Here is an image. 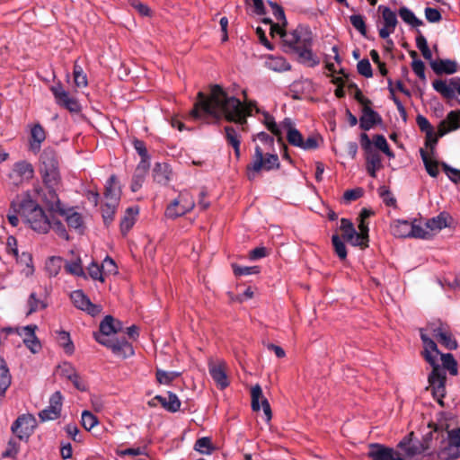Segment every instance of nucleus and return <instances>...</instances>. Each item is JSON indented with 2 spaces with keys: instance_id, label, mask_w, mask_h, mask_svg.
<instances>
[{
  "instance_id": "obj_62",
  "label": "nucleus",
  "mask_w": 460,
  "mask_h": 460,
  "mask_svg": "<svg viewBox=\"0 0 460 460\" xmlns=\"http://www.w3.org/2000/svg\"><path fill=\"white\" fill-rule=\"evenodd\" d=\"M447 176L455 183L460 182V170L453 168L446 163L441 164Z\"/></svg>"
},
{
  "instance_id": "obj_34",
  "label": "nucleus",
  "mask_w": 460,
  "mask_h": 460,
  "mask_svg": "<svg viewBox=\"0 0 460 460\" xmlns=\"http://www.w3.org/2000/svg\"><path fill=\"white\" fill-rule=\"evenodd\" d=\"M369 456L373 460H404L400 457L394 449L382 447L380 446H376L375 449L369 452Z\"/></svg>"
},
{
  "instance_id": "obj_13",
  "label": "nucleus",
  "mask_w": 460,
  "mask_h": 460,
  "mask_svg": "<svg viewBox=\"0 0 460 460\" xmlns=\"http://www.w3.org/2000/svg\"><path fill=\"white\" fill-rule=\"evenodd\" d=\"M398 447L402 450L408 460H420L427 451L425 445L413 438V433H410L400 441Z\"/></svg>"
},
{
  "instance_id": "obj_46",
  "label": "nucleus",
  "mask_w": 460,
  "mask_h": 460,
  "mask_svg": "<svg viewBox=\"0 0 460 460\" xmlns=\"http://www.w3.org/2000/svg\"><path fill=\"white\" fill-rule=\"evenodd\" d=\"M15 258L17 259L18 263L24 266L22 270V273L26 277L31 276L34 272L31 255L28 252H22L20 256L18 255Z\"/></svg>"
},
{
  "instance_id": "obj_58",
  "label": "nucleus",
  "mask_w": 460,
  "mask_h": 460,
  "mask_svg": "<svg viewBox=\"0 0 460 460\" xmlns=\"http://www.w3.org/2000/svg\"><path fill=\"white\" fill-rule=\"evenodd\" d=\"M374 144L376 148L384 152L388 157L393 158L394 156V153L390 150L388 143L384 136H376L374 139Z\"/></svg>"
},
{
  "instance_id": "obj_56",
  "label": "nucleus",
  "mask_w": 460,
  "mask_h": 460,
  "mask_svg": "<svg viewBox=\"0 0 460 460\" xmlns=\"http://www.w3.org/2000/svg\"><path fill=\"white\" fill-rule=\"evenodd\" d=\"M179 376L180 373L175 371H164L161 369L156 370V379L160 384L163 385H169Z\"/></svg>"
},
{
  "instance_id": "obj_57",
  "label": "nucleus",
  "mask_w": 460,
  "mask_h": 460,
  "mask_svg": "<svg viewBox=\"0 0 460 460\" xmlns=\"http://www.w3.org/2000/svg\"><path fill=\"white\" fill-rule=\"evenodd\" d=\"M99 423L98 419L89 411H84L82 412V425L83 427L91 431Z\"/></svg>"
},
{
  "instance_id": "obj_61",
  "label": "nucleus",
  "mask_w": 460,
  "mask_h": 460,
  "mask_svg": "<svg viewBox=\"0 0 460 460\" xmlns=\"http://www.w3.org/2000/svg\"><path fill=\"white\" fill-rule=\"evenodd\" d=\"M234 273L236 276H246V275H253L259 273V267L252 266V267H247V266H237L233 265Z\"/></svg>"
},
{
  "instance_id": "obj_6",
  "label": "nucleus",
  "mask_w": 460,
  "mask_h": 460,
  "mask_svg": "<svg viewBox=\"0 0 460 460\" xmlns=\"http://www.w3.org/2000/svg\"><path fill=\"white\" fill-rule=\"evenodd\" d=\"M279 161L277 155L263 154L261 146H256L252 162L247 166V176L249 180H253L261 171H270L279 169Z\"/></svg>"
},
{
  "instance_id": "obj_37",
  "label": "nucleus",
  "mask_w": 460,
  "mask_h": 460,
  "mask_svg": "<svg viewBox=\"0 0 460 460\" xmlns=\"http://www.w3.org/2000/svg\"><path fill=\"white\" fill-rule=\"evenodd\" d=\"M172 171L167 164H156L154 168V179L160 184H166L171 179Z\"/></svg>"
},
{
  "instance_id": "obj_47",
  "label": "nucleus",
  "mask_w": 460,
  "mask_h": 460,
  "mask_svg": "<svg viewBox=\"0 0 460 460\" xmlns=\"http://www.w3.org/2000/svg\"><path fill=\"white\" fill-rule=\"evenodd\" d=\"M440 358L443 367L447 369L453 376L457 374V363L452 354H442L438 351V358Z\"/></svg>"
},
{
  "instance_id": "obj_20",
  "label": "nucleus",
  "mask_w": 460,
  "mask_h": 460,
  "mask_svg": "<svg viewBox=\"0 0 460 460\" xmlns=\"http://www.w3.org/2000/svg\"><path fill=\"white\" fill-rule=\"evenodd\" d=\"M71 300L78 309L95 316L102 312V306L93 304L82 290H75L70 295Z\"/></svg>"
},
{
  "instance_id": "obj_7",
  "label": "nucleus",
  "mask_w": 460,
  "mask_h": 460,
  "mask_svg": "<svg viewBox=\"0 0 460 460\" xmlns=\"http://www.w3.org/2000/svg\"><path fill=\"white\" fill-rule=\"evenodd\" d=\"M40 172L46 188H59L61 179L54 153L45 150L40 156Z\"/></svg>"
},
{
  "instance_id": "obj_55",
  "label": "nucleus",
  "mask_w": 460,
  "mask_h": 460,
  "mask_svg": "<svg viewBox=\"0 0 460 460\" xmlns=\"http://www.w3.org/2000/svg\"><path fill=\"white\" fill-rule=\"evenodd\" d=\"M74 81L75 84L79 88L86 87L88 84L86 75L76 62L74 66Z\"/></svg>"
},
{
  "instance_id": "obj_48",
  "label": "nucleus",
  "mask_w": 460,
  "mask_h": 460,
  "mask_svg": "<svg viewBox=\"0 0 460 460\" xmlns=\"http://www.w3.org/2000/svg\"><path fill=\"white\" fill-rule=\"evenodd\" d=\"M63 261L60 257L53 256L49 258L46 262V270L50 277L57 276L61 268H62Z\"/></svg>"
},
{
  "instance_id": "obj_24",
  "label": "nucleus",
  "mask_w": 460,
  "mask_h": 460,
  "mask_svg": "<svg viewBox=\"0 0 460 460\" xmlns=\"http://www.w3.org/2000/svg\"><path fill=\"white\" fill-rule=\"evenodd\" d=\"M226 369L227 365L224 360L211 361L208 364L209 374L220 389H225L229 385Z\"/></svg>"
},
{
  "instance_id": "obj_30",
  "label": "nucleus",
  "mask_w": 460,
  "mask_h": 460,
  "mask_svg": "<svg viewBox=\"0 0 460 460\" xmlns=\"http://www.w3.org/2000/svg\"><path fill=\"white\" fill-rule=\"evenodd\" d=\"M312 44H304L294 50L301 63L308 66H314L319 64V58L312 51Z\"/></svg>"
},
{
  "instance_id": "obj_64",
  "label": "nucleus",
  "mask_w": 460,
  "mask_h": 460,
  "mask_svg": "<svg viewBox=\"0 0 460 460\" xmlns=\"http://www.w3.org/2000/svg\"><path fill=\"white\" fill-rule=\"evenodd\" d=\"M211 448V441L208 438H201L196 441L195 449L202 454H208Z\"/></svg>"
},
{
  "instance_id": "obj_10",
  "label": "nucleus",
  "mask_w": 460,
  "mask_h": 460,
  "mask_svg": "<svg viewBox=\"0 0 460 460\" xmlns=\"http://www.w3.org/2000/svg\"><path fill=\"white\" fill-rule=\"evenodd\" d=\"M38 326L30 324L22 327H5L2 329V332L5 336L16 334L22 339L24 345L33 354L38 353L41 349V343L36 336Z\"/></svg>"
},
{
  "instance_id": "obj_21",
  "label": "nucleus",
  "mask_w": 460,
  "mask_h": 460,
  "mask_svg": "<svg viewBox=\"0 0 460 460\" xmlns=\"http://www.w3.org/2000/svg\"><path fill=\"white\" fill-rule=\"evenodd\" d=\"M36 427V420L31 415H22L12 425V431L21 439L28 438Z\"/></svg>"
},
{
  "instance_id": "obj_15",
  "label": "nucleus",
  "mask_w": 460,
  "mask_h": 460,
  "mask_svg": "<svg viewBox=\"0 0 460 460\" xmlns=\"http://www.w3.org/2000/svg\"><path fill=\"white\" fill-rule=\"evenodd\" d=\"M33 176V166L27 161H19L13 164L8 174L11 182L16 186L29 181Z\"/></svg>"
},
{
  "instance_id": "obj_19",
  "label": "nucleus",
  "mask_w": 460,
  "mask_h": 460,
  "mask_svg": "<svg viewBox=\"0 0 460 460\" xmlns=\"http://www.w3.org/2000/svg\"><path fill=\"white\" fill-rule=\"evenodd\" d=\"M340 229L342 232V238L353 246H359L361 249L366 248L364 243V235L358 234L352 222L347 218H341Z\"/></svg>"
},
{
  "instance_id": "obj_3",
  "label": "nucleus",
  "mask_w": 460,
  "mask_h": 460,
  "mask_svg": "<svg viewBox=\"0 0 460 460\" xmlns=\"http://www.w3.org/2000/svg\"><path fill=\"white\" fill-rule=\"evenodd\" d=\"M420 338L423 342V355L425 359L432 366L433 370L429 376V382L434 398L439 404H443L442 398L445 395V373L438 365V349L433 340L421 330Z\"/></svg>"
},
{
  "instance_id": "obj_40",
  "label": "nucleus",
  "mask_w": 460,
  "mask_h": 460,
  "mask_svg": "<svg viewBox=\"0 0 460 460\" xmlns=\"http://www.w3.org/2000/svg\"><path fill=\"white\" fill-rule=\"evenodd\" d=\"M398 13L405 23L412 27H419L423 24L422 21L417 18L414 13L406 6L401 7Z\"/></svg>"
},
{
  "instance_id": "obj_51",
  "label": "nucleus",
  "mask_w": 460,
  "mask_h": 460,
  "mask_svg": "<svg viewBox=\"0 0 460 460\" xmlns=\"http://www.w3.org/2000/svg\"><path fill=\"white\" fill-rule=\"evenodd\" d=\"M268 66L271 70L277 72L288 71L291 67L289 63H288L285 58L280 57L270 58L268 63Z\"/></svg>"
},
{
  "instance_id": "obj_2",
  "label": "nucleus",
  "mask_w": 460,
  "mask_h": 460,
  "mask_svg": "<svg viewBox=\"0 0 460 460\" xmlns=\"http://www.w3.org/2000/svg\"><path fill=\"white\" fill-rule=\"evenodd\" d=\"M12 209L19 212L25 223L34 231L45 234L50 228L49 220L43 208L34 200L30 192L18 195L12 201Z\"/></svg>"
},
{
  "instance_id": "obj_38",
  "label": "nucleus",
  "mask_w": 460,
  "mask_h": 460,
  "mask_svg": "<svg viewBox=\"0 0 460 460\" xmlns=\"http://www.w3.org/2000/svg\"><path fill=\"white\" fill-rule=\"evenodd\" d=\"M11 375L6 362L0 357V397H3L5 391L11 385Z\"/></svg>"
},
{
  "instance_id": "obj_23",
  "label": "nucleus",
  "mask_w": 460,
  "mask_h": 460,
  "mask_svg": "<svg viewBox=\"0 0 460 460\" xmlns=\"http://www.w3.org/2000/svg\"><path fill=\"white\" fill-rule=\"evenodd\" d=\"M428 330L432 333L433 337L436 338L438 341L446 349H456L457 343L447 326L441 323L438 326H436V324H431L429 326Z\"/></svg>"
},
{
  "instance_id": "obj_52",
  "label": "nucleus",
  "mask_w": 460,
  "mask_h": 460,
  "mask_svg": "<svg viewBox=\"0 0 460 460\" xmlns=\"http://www.w3.org/2000/svg\"><path fill=\"white\" fill-rule=\"evenodd\" d=\"M377 118L378 115L376 112L373 111L370 109H365L363 115L360 119L361 126L364 128L368 129L375 125Z\"/></svg>"
},
{
  "instance_id": "obj_25",
  "label": "nucleus",
  "mask_w": 460,
  "mask_h": 460,
  "mask_svg": "<svg viewBox=\"0 0 460 460\" xmlns=\"http://www.w3.org/2000/svg\"><path fill=\"white\" fill-rule=\"evenodd\" d=\"M63 397L60 392L54 393L49 399V405L39 413L42 421L53 420L59 417Z\"/></svg>"
},
{
  "instance_id": "obj_26",
  "label": "nucleus",
  "mask_w": 460,
  "mask_h": 460,
  "mask_svg": "<svg viewBox=\"0 0 460 460\" xmlns=\"http://www.w3.org/2000/svg\"><path fill=\"white\" fill-rule=\"evenodd\" d=\"M251 396L252 410L258 411L261 407L265 414L266 420L270 421L272 417L270 406L268 400L263 396L261 387L259 385H255L252 387Z\"/></svg>"
},
{
  "instance_id": "obj_41",
  "label": "nucleus",
  "mask_w": 460,
  "mask_h": 460,
  "mask_svg": "<svg viewBox=\"0 0 460 460\" xmlns=\"http://www.w3.org/2000/svg\"><path fill=\"white\" fill-rule=\"evenodd\" d=\"M381 168V157L376 152H368L367 156V169L372 177L376 176V172Z\"/></svg>"
},
{
  "instance_id": "obj_8",
  "label": "nucleus",
  "mask_w": 460,
  "mask_h": 460,
  "mask_svg": "<svg viewBox=\"0 0 460 460\" xmlns=\"http://www.w3.org/2000/svg\"><path fill=\"white\" fill-rule=\"evenodd\" d=\"M281 127L286 130L288 143L294 146L299 147L305 151L315 150L322 140L318 136H309L305 140L303 135L296 129L290 119H285Z\"/></svg>"
},
{
  "instance_id": "obj_11",
  "label": "nucleus",
  "mask_w": 460,
  "mask_h": 460,
  "mask_svg": "<svg viewBox=\"0 0 460 460\" xmlns=\"http://www.w3.org/2000/svg\"><path fill=\"white\" fill-rule=\"evenodd\" d=\"M391 232L398 238H420L427 236V233L421 230V224L417 219L394 220L391 225Z\"/></svg>"
},
{
  "instance_id": "obj_39",
  "label": "nucleus",
  "mask_w": 460,
  "mask_h": 460,
  "mask_svg": "<svg viewBox=\"0 0 460 460\" xmlns=\"http://www.w3.org/2000/svg\"><path fill=\"white\" fill-rule=\"evenodd\" d=\"M138 208L137 207L128 208L120 222L121 231L126 234L128 232L136 222Z\"/></svg>"
},
{
  "instance_id": "obj_5",
  "label": "nucleus",
  "mask_w": 460,
  "mask_h": 460,
  "mask_svg": "<svg viewBox=\"0 0 460 460\" xmlns=\"http://www.w3.org/2000/svg\"><path fill=\"white\" fill-rule=\"evenodd\" d=\"M270 35L279 36L291 49L296 50L304 44H312V32L305 27H298L294 31H286L279 24H271Z\"/></svg>"
},
{
  "instance_id": "obj_12",
  "label": "nucleus",
  "mask_w": 460,
  "mask_h": 460,
  "mask_svg": "<svg viewBox=\"0 0 460 460\" xmlns=\"http://www.w3.org/2000/svg\"><path fill=\"white\" fill-rule=\"evenodd\" d=\"M195 206L192 195L187 191L180 192L179 196L172 200L165 210V216L169 218H176L191 211Z\"/></svg>"
},
{
  "instance_id": "obj_9",
  "label": "nucleus",
  "mask_w": 460,
  "mask_h": 460,
  "mask_svg": "<svg viewBox=\"0 0 460 460\" xmlns=\"http://www.w3.org/2000/svg\"><path fill=\"white\" fill-rule=\"evenodd\" d=\"M121 189L115 175H111L106 182L104 199L105 204L102 208V217L105 222L111 221L120 199Z\"/></svg>"
},
{
  "instance_id": "obj_50",
  "label": "nucleus",
  "mask_w": 460,
  "mask_h": 460,
  "mask_svg": "<svg viewBox=\"0 0 460 460\" xmlns=\"http://www.w3.org/2000/svg\"><path fill=\"white\" fill-rule=\"evenodd\" d=\"M262 122L266 126V128L275 136H281V125L279 126L272 116H270L268 112L263 111L262 113Z\"/></svg>"
},
{
  "instance_id": "obj_27",
  "label": "nucleus",
  "mask_w": 460,
  "mask_h": 460,
  "mask_svg": "<svg viewBox=\"0 0 460 460\" xmlns=\"http://www.w3.org/2000/svg\"><path fill=\"white\" fill-rule=\"evenodd\" d=\"M439 136L455 131L460 128V111H451L447 117L440 121L438 127Z\"/></svg>"
},
{
  "instance_id": "obj_18",
  "label": "nucleus",
  "mask_w": 460,
  "mask_h": 460,
  "mask_svg": "<svg viewBox=\"0 0 460 460\" xmlns=\"http://www.w3.org/2000/svg\"><path fill=\"white\" fill-rule=\"evenodd\" d=\"M432 86L442 96L447 99L456 97V93L460 95V77H452L449 80H435Z\"/></svg>"
},
{
  "instance_id": "obj_45",
  "label": "nucleus",
  "mask_w": 460,
  "mask_h": 460,
  "mask_svg": "<svg viewBox=\"0 0 460 460\" xmlns=\"http://www.w3.org/2000/svg\"><path fill=\"white\" fill-rule=\"evenodd\" d=\"M147 168H148V164H144V165L139 164L137 166L136 172L132 179V183H131L132 191L135 192L141 188V186L145 181V175H146Z\"/></svg>"
},
{
  "instance_id": "obj_36",
  "label": "nucleus",
  "mask_w": 460,
  "mask_h": 460,
  "mask_svg": "<svg viewBox=\"0 0 460 460\" xmlns=\"http://www.w3.org/2000/svg\"><path fill=\"white\" fill-rule=\"evenodd\" d=\"M58 188H47V192L44 193L43 200L49 206L50 210L58 212L60 208H63L57 190Z\"/></svg>"
},
{
  "instance_id": "obj_35",
  "label": "nucleus",
  "mask_w": 460,
  "mask_h": 460,
  "mask_svg": "<svg viewBox=\"0 0 460 460\" xmlns=\"http://www.w3.org/2000/svg\"><path fill=\"white\" fill-rule=\"evenodd\" d=\"M420 156L423 161L425 169L429 176L436 178L439 174L438 162L433 157V154H429L424 150H420Z\"/></svg>"
},
{
  "instance_id": "obj_29",
  "label": "nucleus",
  "mask_w": 460,
  "mask_h": 460,
  "mask_svg": "<svg viewBox=\"0 0 460 460\" xmlns=\"http://www.w3.org/2000/svg\"><path fill=\"white\" fill-rule=\"evenodd\" d=\"M430 66L438 75L454 74L458 71V65L451 59H438L430 62Z\"/></svg>"
},
{
  "instance_id": "obj_32",
  "label": "nucleus",
  "mask_w": 460,
  "mask_h": 460,
  "mask_svg": "<svg viewBox=\"0 0 460 460\" xmlns=\"http://www.w3.org/2000/svg\"><path fill=\"white\" fill-rule=\"evenodd\" d=\"M46 139L44 128L40 124H35L31 128L30 149L33 153H38L41 144Z\"/></svg>"
},
{
  "instance_id": "obj_42",
  "label": "nucleus",
  "mask_w": 460,
  "mask_h": 460,
  "mask_svg": "<svg viewBox=\"0 0 460 460\" xmlns=\"http://www.w3.org/2000/svg\"><path fill=\"white\" fill-rule=\"evenodd\" d=\"M65 269L68 273L74 276L86 279L80 257H75V259L66 261L65 264Z\"/></svg>"
},
{
  "instance_id": "obj_63",
  "label": "nucleus",
  "mask_w": 460,
  "mask_h": 460,
  "mask_svg": "<svg viewBox=\"0 0 460 460\" xmlns=\"http://www.w3.org/2000/svg\"><path fill=\"white\" fill-rule=\"evenodd\" d=\"M358 71L365 77H371L373 75L372 67L368 59L360 60L358 65Z\"/></svg>"
},
{
  "instance_id": "obj_31",
  "label": "nucleus",
  "mask_w": 460,
  "mask_h": 460,
  "mask_svg": "<svg viewBox=\"0 0 460 460\" xmlns=\"http://www.w3.org/2000/svg\"><path fill=\"white\" fill-rule=\"evenodd\" d=\"M121 329L119 323H115L112 316L107 315L100 323V334H95L94 337H109L117 333Z\"/></svg>"
},
{
  "instance_id": "obj_4",
  "label": "nucleus",
  "mask_w": 460,
  "mask_h": 460,
  "mask_svg": "<svg viewBox=\"0 0 460 460\" xmlns=\"http://www.w3.org/2000/svg\"><path fill=\"white\" fill-rule=\"evenodd\" d=\"M454 419L441 418L435 425V430H445L447 438L440 442L437 451L438 457L440 460H455L460 456V427L456 429H450Z\"/></svg>"
},
{
  "instance_id": "obj_14",
  "label": "nucleus",
  "mask_w": 460,
  "mask_h": 460,
  "mask_svg": "<svg viewBox=\"0 0 460 460\" xmlns=\"http://www.w3.org/2000/svg\"><path fill=\"white\" fill-rule=\"evenodd\" d=\"M97 342L111 349L112 353L120 358H127L134 355V349L125 339H114L109 337H96Z\"/></svg>"
},
{
  "instance_id": "obj_43",
  "label": "nucleus",
  "mask_w": 460,
  "mask_h": 460,
  "mask_svg": "<svg viewBox=\"0 0 460 460\" xmlns=\"http://www.w3.org/2000/svg\"><path fill=\"white\" fill-rule=\"evenodd\" d=\"M57 341L58 344L63 348L65 352L68 355L73 354L75 350L74 344L71 341L70 335L67 332L65 331H58L57 332Z\"/></svg>"
},
{
  "instance_id": "obj_49",
  "label": "nucleus",
  "mask_w": 460,
  "mask_h": 460,
  "mask_svg": "<svg viewBox=\"0 0 460 460\" xmlns=\"http://www.w3.org/2000/svg\"><path fill=\"white\" fill-rule=\"evenodd\" d=\"M269 4L271 8V12H272L275 19L278 22L275 24H279L280 26L284 27L287 24V21H286L285 13H284L282 7H280L278 4L273 3V2H269ZM264 22L267 23H270V25L273 24L269 20H265Z\"/></svg>"
},
{
  "instance_id": "obj_1",
  "label": "nucleus",
  "mask_w": 460,
  "mask_h": 460,
  "mask_svg": "<svg viewBox=\"0 0 460 460\" xmlns=\"http://www.w3.org/2000/svg\"><path fill=\"white\" fill-rule=\"evenodd\" d=\"M199 101L195 104L190 115L199 119L207 115L219 119L225 118L243 125L247 116L259 113L260 110L253 102L242 103L234 96H229L220 86L214 85L210 95L206 98L202 93H199Z\"/></svg>"
},
{
  "instance_id": "obj_44",
  "label": "nucleus",
  "mask_w": 460,
  "mask_h": 460,
  "mask_svg": "<svg viewBox=\"0 0 460 460\" xmlns=\"http://www.w3.org/2000/svg\"><path fill=\"white\" fill-rule=\"evenodd\" d=\"M28 311L27 315H30L37 311L42 310L47 307L45 301L37 296L36 293L32 292L27 301Z\"/></svg>"
},
{
  "instance_id": "obj_22",
  "label": "nucleus",
  "mask_w": 460,
  "mask_h": 460,
  "mask_svg": "<svg viewBox=\"0 0 460 460\" xmlns=\"http://www.w3.org/2000/svg\"><path fill=\"white\" fill-rule=\"evenodd\" d=\"M378 10L381 11L384 21V26L379 30V36L382 39H386L395 31L398 23L397 16L395 12L389 7L380 5Z\"/></svg>"
},
{
  "instance_id": "obj_59",
  "label": "nucleus",
  "mask_w": 460,
  "mask_h": 460,
  "mask_svg": "<svg viewBox=\"0 0 460 460\" xmlns=\"http://www.w3.org/2000/svg\"><path fill=\"white\" fill-rule=\"evenodd\" d=\"M349 20L353 27L365 36L367 33V28L363 16L359 14H353L349 17Z\"/></svg>"
},
{
  "instance_id": "obj_33",
  "label": "nucleus",
  "mask_w": 460,
  "mask_h": 460,
  "mask_svg": "<svg viewBox=\"0 0 460 460\" xmlns=\"http://www.w3.org/2000/svg\"><path fill=\"white\" fill-rule=\"evenodd\" d=\"M153 401H157L165 410L171 412L178 411L181 407V401L178 396L172 392H168L166 396L156 395L154 397Z\"/></svg>"
},
{
  "instance_id": "obj_60",
  "label": "nucleus",
  "mask_w": 460,
  "mask_h": 460,
  "mask_svg": "<svg viewBox=\"0 0 460 460\" xmlns=\"http://www.w3.org/2000/svg\"><path fill=\"white\" fill-rule=\"evenodd\" d=\"M88 274L89 276L94 279L99 280L101 282L104 281V274L102 270V266L100 267L95 262H92L88 267Z\"/></svg>"
},
{
  "instance_id": "obj_54",
  "label": "nucleus",
  "mask_w": 460,
  "mask_h": 460,
  "mask_svg": "<svg viewBox=\"0 0 460 460\" xmlns=\"http://www.w3.org/2000/svg\"><path fill=\"white\" fill-rule=\"evenodd\" d=\"M332 245L335 253L341 260H345L347 257V249L344 242L338 234H333L332 237Z\"/></svg>"
},
{
  "instance_id": "obj_53",
  "label": "nucleus",
  "mask_w": 460,
  "mask_h": 460,
  "mask_svg": "<svg viewBox=\"0 0 460 460\" xmlns=\"http://www.w3.org/2000/svg\"><path fill=\"white\" fill-rule=\"evenodd\" d=\"M416 46L419 50L421 52L423 58L429 61L432 60V53L428 46L427 40L422 34H420L416 37Z\"/></svg>"
},
{
  "instance_id": "obj_28",
  "label": "nucleus",
  "mask_w": 460,
  "mask_h": 460,
  "mask_svg": "<svg viewBox=\"0 0 460 460\" xmlns=\"http://www.w3.org/2000/svg\"><path fill=\"white\" fill-rule=\"evenodd\" d=\"M66 222L70 228L82 232L84 228L83 217L72 208H63L58 212Z\"/></svg>"
},
{
  "instance_id": "obj_17",
  "label": "nucleus",
  "mask_w": 460,
  "mask_h": 460,
  "mask_svg": "<svg viewBox=\"0 0 460 460\" xmlns=\"http://www.w3.org/2000/svg\"><path fill=\"white\" fill-rule=\"evenodd\" d=\"M50 91L52 92L55 101L58 105L66 108L71 112L80 111L81 106L78 101L75 97L71 96L60 84L52 85Z\"/></svg>"
},
{
  "instance_id": "obj_16",
  "label": "nucleus",
  "mask_w": 460,
  "mask_h": 460,
  "mask_svg": "<svg viewBox=\"0 0 460 460\" xmlns=\"http://www.w3.org/2000/svg\"><path fill=\"white\" fill-rule=\"evenodd\" d=\"M452 222L451 216L447 212H441L437 217L429 219L424 225H421V230L427 233V236L421 239H429L442 229L450 226Z\"/></svg>"
}]
</instances>
